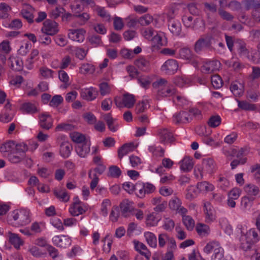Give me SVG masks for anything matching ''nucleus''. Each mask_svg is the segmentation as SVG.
<instances>
[{
    "mask_svg": "<svg viewBox=\"0 0 260 260\" xmlns=\"http://www.w3.org/2000/svg\"><path fill=\"white\" fill-rule=\"evenodd\" d=\"M236 234L239 238L240 247L244 251L250 249L253 244L260 240L256 230L252 228L248 231L245 225L238 224L236 229Z\"/></svg>",
    "mask_w": 260,
    "mask_h": 260,
    "instance_id": "obj_1",
    "label": "nucleus"
},
{
    "mask_svg": "<svg viewBox=\"0 0 260 260\" xmlns=\"http://www.w3.org/2000/svg\"><path fill=\"white\" fill-rule=\"evenodd\" d=\"M30 222L31 213L26 209L15 210L7 217V222L15 227L25 226Z\"/></svg>",
    "mask_w": 260,
    "mask_h": 260,
    "instance_id": "obj_2",
    "label": "nucleus"
},
{
    "mask_svg": "<svg viewBox=\"0 0 260 260\" xmlns=\"http://www.w3.org/2000/svg\"><path fill=\"white\" fill-rule=\"evenodd\" d=\"M152 86L157 89V95L161 97L173 98L176 94V88L164 79H160L153 82Z\"/></svg>",
    "mask_w": 260,
    "mask_h": 260,
    "instance_id": "obj_3",
    "label": "nucleus"
},
{
    "mask_svg": "<svg viewBox=\"0 0 260 260\" xmlns=\"http://www.w3.org/2000/svg\"><path fill=\"white\" fill-rule=\"evenodd\" d=\"M215 170V163L213 158L206 157L202 159V167L195 169L194 174L197 178L202 179L204 175L212 174Z\"/></svg>",
    "mask_w": 260,
    "mask_h": 260,
    "instance_id": "obj_4",
    "label": "nucleus"
},
{
    "mask_svg": "<svg viewBox=\"0 0 260 260\" xmlns=\"http://www.w3.org/2000/svg\"><path fill=\"white\" fill-rule=\"evenodd\" d=\"M73 201L69 208L70 214L73 216H78L85 213L88 209L87 206L78 197L74 198Z\"/></svg>",
    "mask_w": 260,
    "mask_h": 260,
    "instance_id": "obj_5",
    "label": "nucleus"
},
{
    "mask_svg": "<svg viewBox=\"0 0 260 260\" xmlns=\"http://www.w3.org/2000/svg\"><path fill=\"white\" fill-rule=\"evenodd\" d=\"M203 212L206 223L211 224L216 220V211L209 202H203Z\"/></svg>",
    "mask_w": 260,
    "mask_h": 260,
    "instance_id": "obj_6",
    "label": "nucleus"
},
{
    "mask_svg": "<svg viewBox=\"0 0 260 260\" xmlns=\"http://www.w3.org/2000/svg\"><path fill=\"white\" fill-rule=\"evenodd\" d=\"M7 94L3 91H1V104H3L5 102L3 115H1V121L4 122L10 121L13 118V113L11 109V104L9 100H6Z\"/></svg>",
    "mask_w": 260,
    "mask_h": 260,
    "instance_id": "obj_7",
    "label": "nucleus"
},
{
    "mask_svg": "<svg viewBox=\"0 0 260 260\" xmlns=\"http://www.w3.org/2000/svg\"><path fill=\"white\" fill-rule=\"evenodd\" d=\"M175 58L187 60L193 64V66H196L197 64V56L188 47L180 48L175 55Z\"/></svg>",
    "mask_w": 260,
    "mask_h": 260,
    "instance_id": "obj_8",
    "label": "nucleus"
},
{
    "mask_svg": "<svg viewBox=\"0 0 260 260\" xmlns=\"http://www.w3.org/2000/svg\"><path fill=\"white\" fill-rule=\"evenodd\" d=\"M53 244L60 248H67L71 246L72 243V238L68 235H56L52 237Z\"/></svg>",
    "mask_w": 260,
    "mask_h": 260,
    "instance_id": "obj_9",
    "label": "nucleus"
},
{
    "mask_svg": "<svg viewBox=\"0 0 260 260\" xmlns=\"http://www.w3.org/2000/svg\"><path fill=\"white\" fill-rule=\"evenodd\" d=\"M178 61L174 59L167 60L161 66L160 70L167 75H173L178 70Z\"/></svg>",
    "mask_w": 260,
    "mask_h": 260,
    "instance_id": "obj_10",
    "label": "nucleus"
},
{
    "mask_svg": "<svg viewBox=\"0 0 260 260\" xmlns=\"http://www.w3.org/2000/svg\"><path fill=\"white\" fill-rule=\"evenodd\" d=\"M41 31L43 34L54 36L59 31L58 24L54 21L46 20L43 22Z\"/></svg>",
    "mask_w": 260,
    "mask_h": 260,
    "instance_id": "obj_11",
    "label": "nucleus"
},
{
    "mask_svg": "<svg viewBox=\"0 0 260 260\" xmlns=\"http://www.w3.org/2000/svg\"><path fill=\"white\" fill-rule=\"evenodd\" d=\"M115 102L117 106L119 108L125 107L130 108L134 106L135 99L133 95L126 93L123 94L121 99L120 98H115Z\"/></svg>",
    "mask_w": 260,
    "mask_h": 260,
    "instance_id": "obj_12",
    "label": "nucleus"
},
{
    "mask_svg": "<svg viewBox=\"0 0 260 260\" xmlns=\"http://www.w3.org/2000/svg\"><path fill=\"white\" fill-rule=\"evenodd\" d=\"M220 67V62L217 60H206L203 61L201 70L203 73L210 74L217 71Z\"/></svg>",
    "mask_w": 260,
    "mask_h": 260,
    "instance_id": "obj_13",
    "label": "nucleus"
},
{
    "mask_svg": "<svg viewBox=\"0 0 260 260\" xmlns=\"http://www.w3.org/2000/svg\"><path fill=\"white\" fill-rule=\"evenodd\" d=\"M157 136L160 142L166 144L173 141L174 138L172 132L167 128H161L157 130Z\"/></svg>",
    "mask_w": 260,
    "mask_h": 260,
    "instance_id": "obj_14",
    "label": "nucleus"
},
{
    "mask_svg": "<svg viewBox=\"0 0 260 260\" xmlns=\"http://www.w3.org/2000/svg\"><path fill=\"white\" fill-rule=\"evenodd\" d=\"M86 31L83 28L70 29L68 34V38L73 41L82 43L84 40Z\"/></svg>",
    "mask_w": 260,
    "mask_h": 260,
    "instance_id": "obj_15",
    "label": "nucleus"
},
{
    "mask_svg": "<svg viewBox=\"0 0 260 260\" xmlns=\"http://www.w3.org/2000/svg\"><path fill=\"white\" fill-rule=\"evenodd\" d=\"M62 142L59 146V154L63 158H68L71 154L73 149L71 144L64 137H62Z\"/></svg>",
    "mask_w": 260,
    "mask_h": 260,
    "instance_id": "obj_16",
    "label": "nucleus"
},
{
    "mask_svg": "<svg viewBox=\"0 0 260 260\" xmlns=\"http://www.w3.org/2000/svg\"><path fill=\"white\" fill-rule=\"evenodd\" d=\"M211 37L206 35L201 37L194 44V50L199 53L206 48L209 47L211 44Z\"/></svg>",
    "mask_w": 260,
    "mask_h": 260,
    "instance_id": "obj_17",
    "label": "nucleus"
},
{
    "mask_svg": "<svg viewBox=\"0 0 260 260\" xmlns=\"http://www.w3.org/2000/svg\"><path fill=\"white\" fill-rule=\"evenodd\" d=\"M192 120V116L187 111H181L173 116V121L175 124L186 123Z\"/></svg>",
    "mask_w": 260,
    "mask_h": 260,
    "instance_id": "obj_18",
    "label": "nucleus"
},
{
    "mask_svg": "<svg viewBox=\"0 0 260 260\" xmlns=\"http://www.w3.org/2000/svg\"><path fill=\"white\" fill-rule=\"evenodd\" d=\"M98 91L95 88L90 87L89 88H84L81 89V97L86 101H91L96 98Z\"/></svg>",
    "mask_w": 260,
    "mask_h": 260,
    "instance_id": "obj_19",
    "label": "nucleus"
},
{
    "mask_svg": "<svg viewBox=\"0 0 260 260\" xmlns=\"http://www.w3.org/2000/svg\"><path fill=\"white\" fill-rule=\"evenodd\" d=\"M53 119L50 115L47 112H44L39 116V124L43 128L49 129L52 126Z\"/></svg>",
    "mask_w": 260,
    "mask_h": 260,
    "instance_id": "obj_20",
    "label": "nucleus"
},
{
    "mask_svg": "<svg viewBox=\"0 0 260 260\" xmlns=\"http://www.w3.org/2000/svg\"><path fill=\"white\" fill-rule=\"evenodd\" d=\"M34 9L32 6L28 4H24L21 11V14L28 23H31L34 21Z\"/></svg>",
    "mask_w": 260,
    "mask_h": 260,
    "instance_id": "obj_21",
    "label": "nucleus"
},
{
    "mask_svg": "<svg viewBox=\"0 0 260 260\" xmlns=\"http://www.w3.org/2000/svg\"><path fill=\"white\" fill-rule=\"evenodd\" d=\"M168 28L174 36H178L181 35L182 26L178 20L170 19L168 21Z\"/></svg>",
    "mask_w": 260,
    "mask_h": 260,
    "instance_id": "obj_22",
    "label": "nucleus"
},
{
    "mask_svg": "<svg viewBox=\"0 0 260 260\" xmlns=\"http://www.w3.org/2000/svg\"><path fill=\"white\" fill-rule=\"evenodd\" d=\"M90 143L87 141L78 144L75 147V151L78 155L82 158L86 157L90 152Z\"/></svg>",
    "mask_w": 260,
    "mask_h": 260,
    "instance_id": "obj_23",
    "label": "nucleus"
},
{
    "mask_svg": "<svg viewBox=\"0 0 260 260\" xmlns=\"http://www.w3.org/2000/svg\"><path fill=\"white\" fill-rule=\"evenodd\" d=\"M244 190L247 194V196L250 197H260V189L259 187L253 183H248L244 187Z\"/></svg>",
    "mask_w": 260,
    "mask_h": 260,
    "instance_id": "obj_24",
    "label": "nucleus"
},
{
    "mask_svg": "<svg viewBox=\"0 0 260 260\" xmlns=\"http://www.w3.org/2000/svg\"><path fill=\"white\" fill-rule=\"evenodd\" d=\"M154 46L159 47L166 45L167 39L165 34L162 31H157L151 40Z\"/></svg>",
    "mask_w": 260,
    "mask_h": 260,
    "instance_id": "obj_25",
    "label": "nucleus"
},
{
    "mask_svg": "<svg viewBox=\"0 0 260 260\" xmlns=\"http://www.w3.org/2000/svg\"><path fill=\"white\" fill-rule=\"evenodd\" d=\"M161 219V216L159 213L153 212L147 214L145 223L147 226H155L157 225Z\"/></svg>",
    "mask_w": 260,
    "mask_h": 260,
    "instance_id": "obj_26",
    "label": "nucleus"
},
{
    "mask_svg": "<svg viewBox=\"0 0 260 260\" xmlns=\"http://www.w3.org/2000/svg\"><path fill=\"white\" fill-rule=\"evenodd\" d=\"M134 244L136 251L139 252L141 255H144L147 259L150 258L151 255V252L144 243L135 240Z\"/></svg>",
    "mask_w": 260,
    "mask_h": 260,
    "instance_id": "obj_27",
    "label": "nucleus"
},
{
    "mask_svg": "<svg viewBox=\"0 0 260 260\" xmlns=\"http://www.w3.org/2000/svg\"><path fill=\"white\" fill-rule=\"evenodd\" d=\"M192 82V79L191 77L185 75L177 76L174 79V84L180 87L190 86L191 85Z\"/></svg>",
    "mask_w": 260,
    "mask_h": 260,
    "instance_id": "obj_28",
    "label": "nucleus"
},
{
    "mask_svg": "<svg viewBox=\"0 0 260 260\" xmlns=\"http://www.w3.org/2000/svg\"><path fill=\"white\" fill-rule=\"evenodd\" d=\"M9 240L11 244L16 249H19L24 243V241L18 234L11 232H9Z\"/></svg>",
    "mask_w": 260,
    "mask_h": 260,
    "instance_id": "obj_29",
    "label": "nucleus"
},
{
    "mask_svg": "<svg viewBox=\"0 0 260 260\" xmlns=\"http://www.w3.org/2000/svg\"><path fill=\"white\" fill-rule=\"evenodd\" d=\"M152 203L153 205H155V207L154 208L155 212L158 213L161 212L165 210L167 206V202L162 200L161 197H156L152 199Z\"/></svg>",
    "mask_w": 260,
    "mask_h": 260,
    "instance_id": "obj_30",
    "label": "nucleus"
},
{
    "mask_svg": "<svg viewBox=\"0 0 260 260\" xmlns=\"http://www.w3.org/2000/svg\"><path fill=\"white\" fill-rule=\"evenodd\" d=\"M133 202L128 199H124L120 204V208L122 214L126 216L128 213L131 214L133 212L134 208L133 207Z\"/></svg>",
    "mask_w": 260,
    "mask_h": 260,
    "instance_id": "obj_31",
    "label": "nucleus"
},
{
    "mask_svg": "<svg viewBox=\"0 0 260 260\" xmlns=\"http://www.w3.org/2000/svg\"><path fill=\"white\" fill-rule=\"evenodd\" d=\"M182 21L184 25L187 28H195L199 19H194L190 15H184L182 17Z\"/></svg>",
    "mask_w": 260,
    "mask_h": 260,
    "instance_id": "obj_32",
    "label": "nucleus"
},
{
    "mask_svg": "<svg viewBox=\"0 0 260 260\" xmlns=\"http://www.w3.org/2000/svg\"><path fill=\"white\" fill-rule=\"evenodd\" d=\"M8 63L13 70L20 71L22 70L23 61L22 59L18 57H10Z\"/></svg>",
    "mask_w": 260,
    "mask_h": 260,
    "instance_id": "obj_33",
    "label": "nucleus"
},
{
    "mask_svg": "<svg viewBox=\"0 0 260 260\" xmlns=\"http://www.w3.org/2000/svg\"><path fill=\"white\" fill-rule=\"evenodd\" d=\"M196 230L198 234L202 237L207 236L210 233L209 226L203 223H198L196 226Z\"/></svg>",
    "mask_w": 260,
    "mask_h": 260,
    "instance_id": "obj_34",
    "label": "nucleus"
},
{
    "mask_svg": "<svg viewBox=\"0 0 260 260\" xmlns=\"http://www.w3.org/2000/svg\"><path fill=\"white\" fill-rule=\"evenodd\" d=\"M136 146L134 143H126L121 147L118 151V155L120 158H122L124 155L129 152L134 151Z\"/></svg>",
    "mask_w": 260,
    "mask_h": 260,
    "instance_id": "obj_35",
    "label": "nucleus"
},
{
    "mask_svg": "<svg viewBox=\"0 0 260 260\" xmlns=\"http://www.w3.org/2000/svg\"><path fill=\"white\" fill-rule=\"evenodd\" d=\"M135 64L140 70L143 71H148L150 69V63L149 60L143 57H139L135 60Z\"/></svg>",
    "mask_w": 260,
    "mask_h": 260,
    "instance_id": "obj_36",
    "label": "nucleus"
},
{
    "mask_svg": "<svg viewBox=\"0 0 260 260\" xmlns=\"http://www.w3.org/2000/svg\"><path fill=\"white\" fill-rule=\"evenodd\" d=\"M144 237L147 243L152 248H155L157 247V238L155 235L151 232H145Z\"/></svg>",
    "mask_w": 260,
    "mask_h": 260,
    "instance_id": "obj_37",
    "label": "nucleus"
},
{
    "mask_svg": "<svg viewBox=\"0 0 260 260\" xmlns=\"http://www.w3.org/2000/svg\"><path fill=\"white\" fill-rule=\"evenodd\" d=\"M197 188L200 192L207 193L214 190V186L208 181H202L197 184Z\"/></svg>",
    "mask_w": 260,
    "mask_h": 260,
    "instance_id": "obj_38",
    "label": "nucleus"
},
{
    "mask_svg": "<svg viewBox=\"0 0 260 260\" xmlns=\"http://www.w3.org/2000/svg\"><path fill=\"white\" fill-rule=\"evenodd\" d=\"M70 137L71 140L74 143H76L77 145L82 144L88 141L85 135L79 132H74L71 133L70 134Z\"/></svg>",
    "mask_w": 260,
    "mask_h": 260,
    "instance_id": "obj_39",
    "label": "nucleus"
},
{
    "mask_svg": "<svg viewBox=\"0 0 260 260\" xmlns=\"http://www.w3.org/2000/svg\"><path fill=\"white\" fill-rule=\"evenodd\" d=\"M39 50L37 49L32 50L30 57L26 61L25 66L27 69L30 70L32 68L34 63L39 58Z\"/></svg>",
    "mask_w": 260,
    "mask_h": 260,
    "instance_id": "obj_40",
    "label": "nucleus"
},
{
    "mask_svg": "<svg viewBox=\"0 0 260 260\" xmlns=\"http://www.w3.org/2000/svg\"><path fill=\"white\" fill-rule=\"evenodd\" d=\"M221 247L218 241H212L206 244L203 249V251L207 254H210L212 251H213V252H215L217 249H219Z\"/></svg>",
    "mask_w": 260,
    "mask_h": 260,
    "instance_id": "obj_41",
    "label": "nucleus"
},
{
    "mask_svg": "<svg viewBox=\"0 0 260 260\" xmlns=\"http://www.w3.org/2000/svg\"><path fill=\"white\" fill-rule=\"evenodd\" d=\"M20 109L24 114H31L37 112L36 105L29 102L23 103L21 105Z\"/></svg>",
    "mask_w": 260,
    "mask_h": 260,
    "instance_id": "obj_42",
    "label": "nucleus"
},
{
    "mask_svg": "<svg viewBox=\"0 0 260 260\" xmlns=\"http://www.w3.org/2000/svg\"><path fill=\"white\" fill-rule=\"evenodd\" d=\"M54 194L61 202H67L70 200V196L65 189H55Z\"/></svg>",
    "mask_w": 260,
    "mask_h": 260,
    "instance_id": "obj_43",
    "label": "nucleus"
},
{
    "mask_svg": "<svg viewBox=\"0 0 260 260\" xmlns=\"http://www.w3.org/2000/svg\"><path fill=\"white\" fill-rule=\"evenodd\" d=\"M234 50H236L241 55H245L247 54L245 43L241 40H235Z\"/></svg>",
    "mask_w": 260,
    "mask_h": 260,
    "instance_id": "obj_44",
    "label": "nucleus"
},
{
    "mask_svg": "<svg viewBox=\"0 0 260 260\" xmlns=\"http://www.w3.org/2000/svg\"><path fill=\"white\" fill-rule=\"evenodd\" d=\"M180 169L184 172L190 171L193 166L192 159L190 157H185L180 162Z\"/></svg>",
    "mask_w": 260,
    "mask_h": 260,
    "instance_id": "obj_45",
    "label": "nucleus"
},
{
    "mask_svg": "<svg viewBox=\"0 0 260 260\" xmlns=\"http://www.w3.org/2000/svg\"><path fill=\"white\" fill-rule=\"evenodd\" d=\"M254 197H250L248 196H245L241 199V205L242 208L245 210H249L252 207Z\"/></svg>",
    "mask_w": 260,
    "mask_h": 260,
    "instance_id": "obj_46",
    "label": "nucleus"
},
{
    "mask_svg": "<svg viewBox=\"0 0 260 260\" xmlns=\"http://www.w3.org/2000/svg\"><path fill=\"white\" fill-rule=\"evenodd\" d=\"M148 151L155 157H163L165 154L164 149L160 146H156L155 145L149 146Z\"/></svg>",
    "mask_w": 260,
    "mask_h": 260,
    "instance_id": "obj_47",
    "label": "nucleus"
},
{
    "mask_svg": "<svg viewBox=\"0 0 260 260\" xmlns=\"http://www.w3.org/2000/svg\"><path fill=\"white\" fill-rule=\"evenodd\" d=\"M126 232L128 236L132 237L134 235H139L141 231L138 224L135 222H131L128 225Z\"/></svg>",
    "mask_w": 260,
    "mask_h": 260,
    "instance_id": "obj_48",
    "label": "nucleus"
},
{
    "mask_svg": "<svg viewBox=\"0 0 260 260\" xmlns=\"http://www.w3.org/2000/svg\"><path fill=\"white\" fill-rule=\"evenodd\" d=\"M55 72L47 67H42L39 69V75L43 79L53 78Z\"/></svg>",
    "mask_w": 260,
    "mask_h": 260,
    "instance_id": "obj_49",
    "label": "nucleus"
},
{
    "mask_svg": "<svg viewBox=\"0 0 260 260\" xmlns=\"http://www.w3.org/2000/svg\"><path fill=\"white\" fill-rule=\"evenodd\" d=\"M3 25L6 27H11L16 29H19L22 26V22L19 19H14L11 22L10 19H8V20L3 22Z\"/></svg>",
    "mask_w": 260,
    "mask_h": 260,
    "instance_id": "obj_50",
    "label": "nucleus"
},
{
    "mask_svg": "<svg viewBox=\"0 0 260 260\" xmlns=\"http://www.w3.org/2000/svg\"><path fill=\"white\" fill-rule=\"evenodd\" d=\"M230 90L233 94L236 97H240L243 94V87L240 84L234 82L232 83L230 86Z\"/></svg>",
    "mask_w": 260,
    "mask_h": 260,
    "instance_id": "obj_51",
    "label": "nucleus"
},
{
    "mask_svg": "<svg viewBox=\"0 0 260 260\" xmlns=\"http://www.w3.org/2000/svg\"><path fill=\"white\" fill-rule=\"evenodd\" d=\"M236 101L238 103V107L242 110L253 111L256 109L254 104H250L245 101H240L238 99H236Z\"/></svg>",
    "mask_w": 260,
    "mask_h": 260,
    "instance_id": "obj_52",
    "label": "nucleus"
},
{
    "mask_svg": "<svg viewBox=\"0 0 260 260\" xmlns=\"http://www.w3.org/2000/svg\"><path fill=\"white\" fill-rule=\"evenodd\" d=\"M28 251L34 257H40L43 256L45 252L37 247V245H29Z\"/></svg>",
    "mask_w": 260,
    "mask_h": 260,
    "instance_id": "obj_53",
    "label": "nucleus"
},
{
    "mask_svg": "<svg viewBox=\"0 0 260 260\" xmlns=\"http://www.w3.org/2000/svg\"><path fill=\"white\" fill-rule=\"evenodd\" d=\"M153 21V17L150 14H146L138 19V23L142 26H147Z\"/></svg>",
    "mask_w": 260,
    "mask_h": 260,
    "instance_id": "obj_54",
    "label": "nucleus"
},
{
    "mask_svg": "<svg viewBox=\"0 0 260 260\" xmlns=\"http://www.w3.org/2000/svg\"><path fill=\"white\" fill-rule=\"evenodd\" d=\"M28 149V147L24 143H15V147L14 152L16 153L20 154L23 156H25V153Z\"/></svg>",
    "mask_w": 260,
    "mask_h": 260,
    "instance_id": "obj_55",
    "label": "nucleus"
},
{
    "mask_svg": "<svg viewBox=\"0 0 260 260\" xmlns=\"http://www.w3.org/2000/svg\"><path fill=\"white\" fill-rule=\"evenodd\" d=\"M182 205L181 200L177 196H173L169 203V208L173 210L176 211Z\"/></svg>",
    "mask_w": 260,
    "mask_h": 260,
    "instance_id": "obj_56",
    "label": "nucleus"
},
{
    "mask_svg": "<svg viewBox=\"0 0 260 260\" xmlns=\"http://www.w3.org/2000/svg\"><path fill=\"white\" fill-rule=\"evenodd\" d=\"M171 237L167 233L159 234L158 236V246L160 248L165 247Z\"/></svg>",
    "mask_w": 260,
    "mask_h": 260,
    "instance_id": "obj_57",
    "label": "nucleus"
},
{
    "mask_svg": "<svg viewBox=\"0 0 260 260\" xmlns=\"http://www.w3.org/2000/svg\"><path fill=\"white\" fill-rule=\"evenodd\" d=\"M111 206V201L108 199H104L101 204V214L106 216L107 215L108 211Z\"/></svg>",
    "mask_w": 260,
    "mask_h": 260,
    "instance_id": "obj_58",
    "label": "nucleus"
},
{
    "mask_svg": "<svg viewBox=\"0 0 260 260\" xmlns=\"http://www.w3.org/2000/svg\"><path fill=\"white\" fill-rule=\"evenodd\" d=\"M95 10L98 15L102 17L104 20L107 21H110L111 17L104 8L97 6L95 8Z\"/></svg>",
    "mask_w": 260,
    "mask_h": 260,
    "instance_id": "obj_59",
    "label": "nucleus"
},
{
    "mask_svg": "<svg viewBox=\"0 0 260 260\" xmlns=\"http://www.w3.org/2000/svg\"><path fill=\"white\" fill-rule=\"evenodd\" d=\"M224 250L222 247L217 249L215 252H213L211 260H231V258L228 259L224 257Z\"/></svg>",
    "mask_w": 260,
    "mask_h": 260,
    "instance_id": "obj_60",
    "label": "nucleus"
},
{
    "mask_svg": "<svg viewBox=\"0 0 260 260\" xmlns=\"http://www.w3.org/2000/svg\"><path fill=\"white\" fill-rule=\"evenodd\" d=\"M182 220L188 230L191 231L194 226V221L190 216H183Z\"/></svg>",
    "mask_w": 260,
    "mask_h": 260,
    "instance_id": "obj_61",
    "label": "nucleus"
},
{
    "mask_svg": "<svg viewBox=\"0 0 260 260\" xmlns=\"http://www.w3.org/2000/svg\"><path fill=\"white\" fill-rule=\"evenodd\" d=\"M149 107L148 101L147 100H142L136 105L135 108L136 112L137 113H142Z\"/></svg>",
    "mask_w": 260,
    "mask_h": 260,
    "instance_id": "obj_62",
    "label": "nucleus"
},
{
    "mask_svg": "<svg viewBox=\"0 0 260 260\" xmlns=\"http://www.w3.org/2000/svg\"><path fill=\"white\" fill-rule=\"evenodd\" d=\"M121 174V171L119 167L116 166H112L109 168L108 176L113 178H118Z\"/></svg>",
    "mask_w": 260,
    "mask_h": 260,
    "instance_id": "obj_63",
    "label": "nucleus"
},
{
    "mask_svg": "<svg viewBox=\"0 0 260 260\" xmlns=\"http://www.w3.org/2000/svg\"><path fill=\"white\" fill-rule=\"evenodd\" d=\"M221 122V117L218 115L212 116L208 121V124L210 127H216L219 126Z\"/></svg>",
    "mask_w": 260,
    "mask_h": 260,
    "instance_id": "obj_64",
    "label": "nucleus"
}]
</instances>
